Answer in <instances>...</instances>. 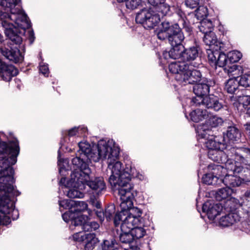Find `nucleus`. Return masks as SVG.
Returning a JSON list of instances; mask_svg holds the SVG:
<instances>
[{
    "label": "nucleus",
    "mask_w": 250,
    "mask_h": 250,
    "mask_svg": "<svg viewBox=\"0 0 250 250\" xmlns=\"http://www.w3.org/2000/svg\"><path fill=\"white\" fill-rule=\"evenodd\" d=\"M21 0H0V5L7 12L0 11L1 24L6 36L13 44L20 45L26 29L31 27L27 15L21 10Z\"/></svg>",
    "instance_id": "1"
},
{
    "label": "nucleus",
    "mask_w": 250,
    "mask_h": 250,
    "mask_svg": "<svg viewBox=\"0 0 250 250\" xmlns=\"http://www.w3.org/2000/svg\"><path fill=\"white\" fill-rule=\"evenodd\" d=\"M112 164L111 175L108 179L109 183L114 192H117L119 195H121V198L124 201H126L122 203L121 207H126V204L130 207L132 204L130 200L133 198L135 193L130 192L133 186L130 182L132 178L140 179L139 173L134 167L131 166L123 169L122 164L120 161H116L111 165Z\"/></svg>",
    "instance_id": "2"
},
{
    "label": "nucleus",
    "mask_w": 250,
    "mask_h": 250,
    "mask_svg": "<svg viewBox=\"0 0 250 250\" xmlns=\"http://www.w3.org/2000/svg\"><path fill=\"white\" fill-rule=\"evenodd\" d=\"M20 152L18 140L11 141L7 144L0 141V189L6 187L8 191L12 190L11 183H15L14 169L12 167L17 161Z\"/></svg>",
    "instance_id": "3"
},
{
    "label": "nucleus",
    "mask_w": 250,
    "mask_h": 250,
    "mask_svg": "<svg viewBox=\"0 0 250 250\" xmlns=\"http://www.w3.org/2000/svg\"><path fill=\"white\" fill-rule=\"evenodd\" d=\"M188 63L180 61L171 62L168 65L169 71L177 74L176 79L184 84H194L205 78L200 70L191 68Z\"/></svg>",
    "instance_id": "4"
},
{
    "label": "nucleus",
    "mask_w": 250,
    "mask_h": 250,
    "mask_svg": "<svg viewBox=\"0 0 250 250\" xmlns=\"http://www.w3.org/2000/svg\"><path fill=\"white\" fill-rule=\"evenodd\" d=\"M156 32L158 39L161 41H173L185 37L179 24L167 19L162 18Z\"/></svg>",
    "instance_id": "5"
},
{
    "label": "nucleus",
    "mask_w": 250,
    "mask_h": 250,
    "mask_svg": "<svg viewBox=\"0 0 250 250\" xmlns=\"http://www.w3.org/2000/svg\"><path fill=\"white\" fill-rule=\"evenodd\" d=\"M76 156L71 160L73 170L70 175V181L73 186L75 184H82L88 178L91 169L88 164L89 159L76 154Z\"/></svg>",
    "instance_id": "6"
},
{
    "label": "nucleus",
    "mask_w": 250,
    "mask_h": 250,
    "mask_svg": "<svg viewBox=\"0 0 250 250\" xmlns=\"http://www.w3.org/2000/svg\"><path fill=\"white\" fill-rule=\"evenodd\" d=\"M13 184L11 183L12 190L11 191H7L6 187H3L4 189H0V225L3 223V220L6 215L10 214L11 212L15 215V216L12 215L13 220L17 219L19 216L18 210L14 208L13 203L11 202L9 196V194H11L18 196L21 194L19 191L15 189Z\"/></svg>",
    "instance_id": "7"
},
{
    "label": "nucleus",
    "mask_w": 250,
    "mask_h": 250,
    "mask_svg": "<svg viewBox=\"0 0 250 250\" xmlns=\"http://www.w3.org/2000/svg\"><path fill=\"white\" fill-rule=\"evenodd\" d=\"M130 192L131 193H135L134 194L133 198L130 199V200H131L132 204V205H131L130 207L127 206L125 208L121 207V204L123 202H125L126 201H124L120 198V200L121 201V203L120 205L121 210L119 212L116 214L114 220V224L116 227L119 226L120 225L121 221L125 222L128 218H129V217L138 220L139 222H136L135 223H133V224H132L133 226L140 224L142 223V222L143 221V219L141 217V215L142 214V210L137 207H133V201L135 196L137 195V192L134 191L133 190V188H132V189L130 190ZM120 196L121 197V195H120ZM126 205H128L126 204Z\"/></svg>",
    "instance_id": "8"
},
{
    "label": "nucleus",
    "mask_w": 250,
    "mask_h": 250,
    "mask_svg": "<svg viewBox=\"0 0 250 250\" xmlns=\"http://www.w3.org/2000/svg\"><path fill=\"white\" fill-rule=\"evenodd\" d=\"M227 154L234 165H250V148L245 146L237 147L228 146Z\"/></svg>",
    "instance_id": "9"
},
{
    "label": "nucleus",
    "mask_w": 250,
    "mask_h": 250,
    "mask_svg": "<svg viewBox=\"0 0 250 250\" xmlns=\"http://www.w3.org/2000/svg\"><path fill=\"white\" fill-rule=\"evenodd\" d=\"M98 151L100 153V159H107L109 163V166L116 161L118 159L119 153L120 148L114 145L111 146L109 141L106 142L104 140H100L98 141L96 146Z\"/></svg>",
    "instance_id": "10"
},
{
    "label": "nucleus",
    "mask_w": 250,
    "mask_h": 250,
    "mask_svg": "<svg viewBox=\"0 0 250 250\" xmlns=\"http://www.w3.org/2000/svg\"><path fill=\"white\" fill-rule=\"evenodd\" d=\"M206 126L203 128H199L197 131L198 136L200 139H204L205 141L204 142L205 146L208 149H224L226 146L229 145L222 141H220L219 136H214L211 135L210 133L211 132L210 129L206 128Z\"/></svg>",
    "instance_id": "11"
},
{
    "label": "nucleus",
    "mask_w": 250,
    "mask_h": 250,
    "mask_svg": "<svg viewBox=\"0 0 250 250\" xmlns=\"http://www.w3.org/2000/svg\"><path fill=\"white\" fill-rule=\"evenodd\" d=\"M136 22L141 24L146 29H152L161 22L160 15L153 11L142 9L138 12L135 18Z\"/></svg>",
    "instance_id": "12"
},
{
    "label": "nucleus",
    "mask_w": 250,
    "mask_h": 250,
    "mask_svg": "<svg viewBox=\"0 0 250 250\" xmlns=\"http://www.w3.org/2000/svg\"><path fill=\"white\" fill-rule=\"evenodd\" d=\"M201 83H197L194 84L193 87V91L195 97H193L191 100V104L193 106H198L200 105V102H197L195 99H199L201 98L204 99L205 95L208 94L209 92L210 87L215 85V82L210 79H208L206 78H204Z\"/></svg>",
    "instance_id": "13"
},
{
    "label": "nucleus",
    "mask_w": 250,
    "mask_h": 250,
    "mask_svg": "<svg viewBox=\"0 0 250 250\" xmlns=\"http://www.w3.org/2000/svg\"><path fill=\"white\" fill-rule=\"evenodd\" d=\"M185 39V37H183L180 39L179 38L178 40H175L173 41L168 42L171 48L169 51H164L160 59H164L165 60L168 59H179L182 61L183 54H184V50L185 49V46L182 44V42Z\"/></svg>",
    "instance_id": "14"
},
{
    "label": "nucleus",
    "mask_w": 250,
    "mask_h": 250,
    "mask_svg": "<svg viewBox=\"0 0 250 250\" xmlns=\"http://www.w3.org/2000/svg\"><path fill=\"white\" fill-rule=\"evenodd\" d=\"M201 50L197 45L189 46L184 50L182 61L180 62L188 63L194 68H199L201 64Z\"/></svg>",
    "instance_id": "15"
},
{
    "label": "nucleus",
    "mask_w": 250,
    "mask_h": 250,
    "mask_svg": "<svg viewBox=\"0 0 250 250\" xmlns=\"http://www.w3.org/2000/svg\"><path fill=\"white\" fill-rule=\"evenodd\" d=\"M82 184H75L74 187L84 189L85 186H88L92 190L93 193L99 196L102 194L106 190V185L102 177H95L90 179L89 174L88 178L85 181L82 182Z\"/></svg>",
    "instance_id": "16"
},
{
    "label": "nucleus",
    "mask_w": 250,
    "mask_h": 250,
    "mask_svg": "<svg viewBox=\"0 0 250 250\" xmlns=\"http://www.w3.org/2000/svg\"><path fill=\"white\" fill-rule=\"evenodd\" d=\"M78 146L79 149L78 151V155L83 156L89 159L90 161H93L94 162H97L100 160L99 151H98V149L95 146V149H94V146H91L89 143L86 141L80 142L78 143Z\"/></svg>",
    "instance_id": "17"
},
{
    "label": "nucleus",
    "mask_w": 250,
    "mask_h": 250,
    "mask_svg": "<svg viewBox=\"0 0 250 250\" xmlns=\"http://www.w3.org/2000/svg\"><path fill=\"white\" fill-rule=\"evenodd\" d=\"M195 100L197 102H200V105L198 106H202L208 109L215 112L221 110L225 107L223 100L213 94L206 96L204 99L201 100V98H199L198 100Z\"/></svg>",
    "instance_id": "18"
},
{
    "label": "nucleus",
    "mask_w": 250,
    "mask_h": 250,
    "mask_svg": "<svg viewBox=\"0 0 250 250\" xmlns=\"http://www.w3.org/2000/svg\"><path fill=\"white\" fill-rule=\"evenodd\" d=\"M226 126L227 127V130L223 132V137H220L222 141L225 144H227V142L233 144L240 142L241 132L236 125L232 122L229 121Z\"/></svg>",
    "instance_id": "19"
},
{
    "label": "nucleus",
    "mask_w": 250,
    "mask_h": 250,
    "mask_svg": "<svg viewBox=\"0 0 250 250\" xmlns=\"http://www.w3.org/2000/svg\"><path fill=\"white\" fill-rule=\"evenodd\" d=\"M208 58L210 65L215 69L217 66L225 68L229 64L228 55L221 49L208 52Z\"/></svg>",
    "instance_id": "20"
},
{
    "label": "nucleus",
    "mask_w": 250,
    "mask_h": 250,
    "mask_svg": "<svg viewBox=\"0 0 250 250\" xmlns=\"http://www.w3.org/2000/svg\"><path fill=\"white\" fill-rule=\"evenodd\" d=\"M121 222L122 223H120L121 233L119 235V240L122 243L130 244L134 240L133 236L130 231L131 228L134 226L132 224L136 222H139V221L138 220L129 217L125 222Z\"/></svg>",
    "instance_id": "21"
},
{
    "label": "nucleus",
    "mask_w": 250,
    "mask_h": 250,
    "mask_svg": "<svg viewBox=\"0 0 250 250\" xmlns=\"http://www.w3.org/2000/svg\"><path fill=\"white\" fill-rule=\"evenodd\" d=\"M224 149H210L208 150V156L209 159L214 162L225 164L226 169H228L230 165L232 163V159H229V156L227 154V148Z\"/></svg>",
    "instance_id": "22"
},
{
    "label": "nucleus",
    "mask_w": 250,
    "mask_h": 250,
    "mask_svg": "<svg viewBox=\"0 0 250 250\" xmlns=\"http://www.w3.org/2000/svg\"><path fill=\"white\" fill-rule=\"evenodd\" d=\"M244 165L246 166L234 165L232 162L228 170L239 175L243 184H248L250 182V165Z\"/></svg>",
    "instance_id": "23"
},
{
    "label": "nucleus",
    "mask_w": 250,
    "mask_h": 250,
    "mask_svg": "<svg viewBox=\"0 0 250 250\" xmlns=\"http://www.w3.org/2000/svg\"><path fill=\"white\" fill-rule=\"evenodd\" d=\"M223 209V205L213 200L207 201L202 206L203 212L206 213L208 218L210 220H213Z\"/></svg>",
    "instance_id": "24"
},
{
    "label": "nucleus",
    "mask_w": 250,
    "mask_h": 250,
    "mask_svg": "<svg viewBox=\"0 0 250 250\" xmlns=\"http://www.w3.org/2000/svg\"><path fill=\"white\" fill-rule=\"evenodd\" d=\"M3 41V37L0 34V43H2ZM0 53L6 59L15 63L21 62L23 59L20 49L17 47L9 50L0 46Z\"/></svg>",
    "instance_id": "25"
},
{
    "label": "nucleus",
    "mask_w": 250,
    "mask_h": 250,
    "mask_svg": "<svg viewBox=\"0 0 250 250\" xmlns=\"http://www.w3.org/2000/svg\"><path fill=\"white\" fill-rule=\"evenodd\" d=\"M18 70L12 64H9L0 59V76L3 81L9 82L18 74Z\"/></svg>",
    "instance_id": "26"
},
{
    "label": "nucleus",
    "mask_w": 250,
    "mask_h": 250,
    "mask_svg": "<svg viewBox=\"0 0 250 250\" xmlns=\"http://www.w3.org/2000/svg\"><path fill=\"white\" fill-rule=\"evenodd\" d=\"M203 41L206 45L209 46V48L207 49V52L221 49L224 45L218 40L216 35L213 32L204 34Z\"/></svg>",
    "instance_id": "27"
},
{
    "label": "nucleus",
    "mask_w": 250,
    "mask_h": 250,
    "mask_svg": "<svg viewBox=\"0 0 250 250\" xmlns=\"http://www.w3.org/2000/svg\"><path fill=\"white\" fill-rule=\"evenodd\" d=\"M148 3L162 14L163 16H170L171 14L170 5L166 3V0H147Z\"/></svg>",
    "instance_id": "28"
},
{
    "label": "nucleus",
    "mask_w": 250,
    "mask_h": 250,
    "mask_svg": "<svg viewBox=\"0 0 250 250\" xmlns=\"http://www.w3.org/2000/svg\"><path fill=\"white\" fill-rule=\"evenodd\" d=\"M226 212L228 213V214L223 216L220 219L219 224L221 226L224 227H229L240 221L241 217L238 212Z\"/></svg>",
    "instance_id": "29"
},
{
    "label": "nucleus",
    "mask_w": 250,
    "mask_h": 250,
    "mask_svg": "<svg viewBox=\"0 0 250 250\" xmlns=\"http://www.w3.org/2000/svg\"><path fill=\"white\" fill-rule=\"evenodd\" d=\"M226 212L228 213V214L223 216L220 219L219 224L221 226L224 227H229L240 221L241 217L238 212Z\"/></svg>",
    "instance_id": "30"
},
{
    "label": "nucleus",
    "mask_w": 250,
    "mask_h": 250,
    "mask_svg": "<svg viewBox=\"0 0 250 250\" xmlns=\"http://www.w3.org/2000/svg\"><path fill=\"white\" fill-rule=\"evenodd\" d=\"M74 239L77 241H84L96 244L99 241L95 233H83L79 232L73 235Z\"/></svg>",
    "instance_id": "31"
},
{
    "label": "nucleus",
    "mask_w": 250,
    "mask_h": 250,
    "mask_svg": "<svg viewBox=\"0 0 250 250\" xmlns=\"http://www.w3.org/2000/svg\"><path fill=\"white\" fill-rule=\"evenodd\" d=\"M241 203L239 201L233 197H230L225 202L223 205V209L225 212H238L237 209L241 207Z\"/></svg>",
    "instance_id": "32"
},
{
    "label": "nucleus",
    "mask_w": 250,
    "mask_h": 250,
    "mask_svg": "<svg viewBox=\"0 0 250 250\" xmlns=\"http://www.w3.org/2000/svg\"><path fill=\"white\" fill-rule=\"evenodd\" d=\"M223 183L226 187H239L243 184L240 177L238 175H233L231 174H227L221 183Z\"/></svg>",
    "instance_id": "33"
},
{
    "label": "nucleus",
    "mask_w": 250,
    "mask_h": 250,
    "mask_svg": "<svg viewBox=\"0 0 250 250\" xmlns=\"http://www.w3.org/2000/svg\"><path fill=\"white\" fill-rule=\"evenodd\" d=\"M229 121H224L223 119L216 115H213L209 117L206 121V124L203 125L201 128L206 126V128H209V127H217L223 124L227 126V123Z\"/></svg>",
    "instance_id": "34"
},
{
    "label": "nucleus",
    "mask_w": 250,
    "mask_h": 250,
    "mask_svg": "<svg viewBox=\"0 0 250 250\" xmlns=\"http://www.w3.org/2000/svg\"><path fill=\"white\" fill-rule=\"evenodd\" d=\"M238 77H234L229 79L226 83L224 89L228 93L231 94H235L236 91H238V87L240 84L238 82Z\"/></svg>",
    "instance_id": "35"
},
{
    "label": "nucleus",
    "mask_w": 250,
    "mask_h": 250,
    "mask_svg": "<svg viewBox=\"0 0 250 250\" xmlns=\"http://www.w3.org/2000/svg\"><path fill=\"white\" fill-rule=\"evenodd\" d=\"M207 114V110L197 108L191 112L189 116L191 121L195 123H198L205 119Z\"/></svg>",
    "instance_id": "36"
},
{
    "label": "nucleus",
    "mask_w": 250,
    "mask_h": 250,
    "mask_svg": "<svg viewBox=\"0 0 250 250\" xmlns=\"http://www.w3.org/2000/svg\"><path fill=\"white\" fill-rule=\"evenodd\" d=\"M175 13L178 17V21L182 22L183 28L188 32L192 31L185 12L181 8H177L175 9Z\"/></svg>",
    "instance_id": "37"
},
{
    "label": "nucleus",
    "mask_w": 250,
    "mask_h": 250,
    "mask_svg": "<svg viewBox=\"0 0 250 250\" xmlns=\"http://www.w3.org/2000/svg\"><path fill=\"white\" fill-rule=\"evenodd\" d=\"M233 192V189L228 187L219 189L215 193L216 200L221 201L229 198Z\"/></svg>",
    "instance_id": "38"
},
{
    "label": "nucleus",
    "mask_w": 250,
    "mask_h": 250,
    "mask_svg": "<svg viewBox=\"0 0 250 250\" xmlns=\"http://www.w3.org/2000/svg\"><path fill=\"white\" fill-rule=\"evenodd\" d=\"M144 226V221L142 222L140 224L134 225L131 228L130 231L132 236H133L134 240L136 239H138L143 237L146 234V230L142 227Z\"/></svg>",
    "instance_id": "39"
},
{
    "label": "nucleus",
    "mask_w": 250,
    "mask_h": 250,
    "mask_svg": "<svg viewBox=\"0 0 250 250\" xmlns=\"http://www.w3.org/2000/svg\"><path fill=\"white\" fill-rule=\"evenodd\" d=\"M224 71L228 73L229 76H233L239 75L240 71H242V67L235 63H229L225 68Z\"/></svg>",
    "instance_id": "40"
},
{
    "label": "nucleus",
    "mask_w": 250,
    "mask_h": 250,
    "mask_svg": "<svg viewBox=\"0 0 250 250\" xmlns=\"http://www.w3.org/2000/svg\"><path fill=\"white\" fill-rule=\"evenodd\" d=\"M222 181L216 175L211 174L208 172L204 175L202 177V182L204 184L208 185H217L219 184Z\"/></svg>",
    "instance_id": "41"
},
{
    "label": "nucleus",
    "mask_w": 250,
    "mask_h": 250,
    "mask_svg": "<svg viewBox=\"0 0 250 250\" xmlns=\"http://www.w3.org/2000/svg\"><path fill=\"white\" fill-rule=\"evenodd\" d=\"M199 29L204 34L212 32L213 25L211 21L208 19H203L198 26Z\"/></svg>",
    "instance_id": "42"
},
{
    "label": "nucleus",
    "mask_w": 250,
    "mask_h": 250,
    "mask_svg": "<svg viewBox=\"0 0 250 250\" xmlns=\"http://www.w3.org/2000/svg\"><path fill=\"white\" fill-rule=\"evenodd\" d=\"M100 228L99 224L95 221L91 220L88 217L84 224H83V230L85 232H92L99 229Z\"/></svg>",
    "instance_id": "43"
},
{
    "label": "nucleus",
    "mask_w": 250,
    "mask_h": 250,
    "mask_svg": "<svg viewBox=\"0 0 250 250\" xmlns=\"http://www.w3.org/2000/svg\"><path fill=\"white\" fill-rule=\"evenodd\" d=\"M116 240L113 239L104 240L97 249V250H119L116 246Z\"/></svg>",
    "instance_id": "44"
},
{
    "label": "nucleus",
    "mask_w": 250,
    "mask_h": 250,
    "mask_svg": "<svg viewBox=\"0 0 250 250\" xmlns=\"http://www.w3.org/2000/svg\"><path fill=\"white\" fill-rule=\"evenodd\" d=\"M87 204L83 201H75V204L70 208L75 215H82V213L86 209Z\"/></svg>",
    "instance_id": "45"
},
{
    "label": "nucleus",
    "mask_w": 250,
    "mask_h": 250,
    "mask_svg": "<svg viewBox=\"0 0 250 250\" xmlns=\"http://www.w3.org/2000/svg\"><path fill=\"white\" fill-rule=\"evenodd\" d=\"M68 185L72 187V188L67 191V196L69 198H82L83 197V192L80 191L82 189L73 186L70 179L68 183Z\"/></svg>",
    "instance_id": "46"
},
{
    "label": "nucleus",
    "mask_w": 250,
    "mask_h": 250,
    "mask_svg": "<svg viewBox=\"0 0 250 250\" xmlns=\"http://www.w3.org/2000/svg\"><path fill=\"white\" fill-rule=\"evenodd\" d=\"M120 211L116 212V208L114 204H111L107 205L104 209L105 218L107 221L112 220L114 221L116 214Z\"/></svg>",
    "instance_id": "47"
},
{
    "label": "nucleus",
    "mask_w": 250,
    "mask_h": 250,
    "mask_svg": "<svg viewBox=\"0 0 250 250\" xmlns=\"http://www.w3.org/2000/svg\"><path fill=\"white\" fill-rule=\"evenodd\" d=\"M88 216L86 215H74L71 221V225L75 227L81 226L83 229V224L85 223Z\"/></svg>",
    "instance_id": "48"
},
{
    "label": "nucleus",
    "mask_w": 250,
    "mask_h": 250,
    "mask_svg": "<svg viewBox=\"0 0 250 250\" xmlns=\"http://www.w3.org/2000/svg\"><path fill=\"white\" fill-rule=\"evenodd\" d=\"M227 55L229 63H234L238 62L242 56L241 52L237 50L229 52Z\"/></svg>",
    "instance_id": "49"
},
{
    "label": "nucleus",
    "mask_w": 250,
    "mask_h": 250,
    "mask_svg": "<svg viewBox=\"0 0 250 250\" xmlns=\"http://www.w3.org/2000/svg\"><path fill=\"white\" fill-rule=\"evenodd\" d=\"M195 16L198 20L206 19L208 15V10L207 7L204 6H199L195 11Z\"/></svg>",
    "instance_id": "50"
},
{
    "label": "nucleus",
    "mask_w": 250,
    "mask_h": 250,
    "mask_svg": "<svg viewBox=\"0 0 250 250\" xmlns=\"http://www.w3.org/2000/svg\"><path fill=\"white\" fill-rule=\"evenodd\" d=\"M87 129L85 126H80L78 127H73L68 131V135L72 137L75 135H85V133Z\"/></svg>",
    "instance_id": "51"
},
{
    "label": "nucleus",
    "mask_w": 250,
    "mask_h": 250,
    "mask_svg": "<svg viewBox=\"0 0 250 250\" xmlns=\"http://www.w3.org/2000/svg\"><path fill=\"white\" fill-rule=\"evenodd\" d=\"M208 170L211 174L220 176L223 169V166L219 165L210 164L208 167Z\"/></svg>",
    "instance_id": "52"
},
{
    "label": "nucleus",
    "mask_w": 250,
    "mask_h": 250,
    "mask_svg": "<svg viewBox=\"0 0 250 250\" xmlns=\"http://www.w3.org/2000/svg\"><path fill=\"white\" fill-rule=\"evenodd\" d=\"M238 82L240 85L245 87H250V74H245L241 76Z\"/></svg>",
    "instance_id": "53"
},
{
    "label": "nucleus",
    "mask_w": 250,
    "mask_h": 250,
    "mask_svg": "<svg viewBox=\"0 0 250 250\" xmlns=\"http://www.w3.org/2000/svg\"><path fill=\"white\" fill-rule=\"evenodd\" d=\"M75 201L70 199H64L63 200L59 201V204L60 208H62L64 209H69L72 208V206L75 204Z\"/></svg>",
    "instance_id": "54"
},
{
    "label": "nucleus",
    "mask_w": 250,
    "mask_h": 250,
    "mask_svg": "<svg viewBox=\"0 0 250 250\" xmlns=\"http://www.w3.org/2000/svg\"><path fill=\"white\" fill-rule=\"evenodd\" d=\"M141 0H127L125 5L127 9L134 10L137 8L141 4Z\"/></svg>",
    "instance_id": "55"
},
{
    "label": "nucleus",
    "mask_w": 250,
    "mask_h": 250,
    "mask_svg": "<svg viewBox=\"0 0 250 250\" xmlns=\"http://www.w3.org/2000/svg\"><path fill=\"white\" fill-rule=\"evenodd\" d=\"M239 102L240 105H242L244 108H248V106L250 104V96L243 95L240 96L239 98Z\"/></svg>",
    "instance_id": "56"
},
{
    "label": "nucleus",
    "mask_w": 250,
    "mask_h": 250,
    "mask_svg": "<svg viewBox=\"0 0 250 250\" xmlns=\"http://www.w3.org/2000/svg\"><path fill=\"white\" fill-rule=\"evenodd\" d=\"M243 202L241 206H245L250 209V190H247L242 197Z\"/></svg>",
    "instance_id": "57"
},
{
    "label": "nucleus",
    "mask_w": 250,
    "mask_h": 250,
    "mask_svg": "<svg viewBox=\"0 0 250 250\" xmlns=\"http://www.w3.org/2000/svg\"><path fill=\"white\" fill-rule=\"evenodd\" d=\"M185 3L187 7L194 9L198 7L199 4V0H185Z\"/></svg>",
    "instance_id": "58"
},
{
    "label": "nucleus",
    "mask_w": 250,
    "mask_h": 250,
    "mask_svg": "<svg viewBox=\"0 0 250 250\" xmlns=\"http://www.w3.org/2000/svg\"><path fill=\"white\" fill-rule=\"evenodd\" d=\"M242 229L243 231L248 233L250 231V218H249L241 222Z\"/></svg>",
    "instance_id": "59"
},
{
    "label": "nucleus",
    "mask_w": 250,
    "mask_h": 250,
    "mask_svg": "<svg viewBox=\"0 0 250 250\" xmlns=\"http://www.w3.org/2000/svg\"><path fill=\"white\" fill-rule=\"evenodd\" d=\"M74 215L75 214L74 213L72 212L70 209L68 210V211H67L62 214V218L65 222L68 223L70 221L71 223Z\"/></svg>",
    "instance_id": "60"
},
{
    "label": "nucleus",
    "mask_w": 250,
    "mask_h": 250,
    "mask_svg": "<svg viewBox=\"0 0 250 250\" xmlns=\"http://www.w3.org/2000/svg\"><path fill=\"white\" fill-rule=\"evenodd\" d=\"M40 71L45 76H48L49 74V68L48 64L40 65Z\"/></svg>",
    "instance_id": "61"
},
{
    "label": "nucleus",
    "mask_w": 250,
    "mask_h": 250,
    "mask_svg": "<svg viewBox=\"0 0 250 250\" xmlns=\"http://www.w3.org/2000/svg\"><path fill=\"white\" fill-rule=\"evenodd\" d=\"M94 211L98 218L102 223L104 221V218H105L104 211H102L101 209L100 210L94 209Z\"/></svg>",
    "instance_id": "62"
},
{
    "label": "nucleus",
    "mask_w": 250,
    "mask_h": 250,
    "mask_svg": "<svg viewBox=\"0 0 250 250\" xmlns=\"http://www.w3.org/2000/svg\"><path fill=\"white\" fill-rule=\"evenodd\" d=\"M27 39L29 41L30 44H32L34 42L35 37L34 31L32 29L28 31Z\"/></svg>",
    "instance_id": "63"
},
{
    "label": "nucleus",
    "mask_w": 250,
    "mask_h": 250,
    "mask_svg": "<svg viewBox=\"0 0 250 250\" xmlns=\"http://www.w3.org/2000/svg\"><path fill=\"white\" fill-rule=\"evenodd\" d=\"M84 250H93L94 248L95 245V244L90 243L89 242H84Z\"/></svg>",
    "instance_id": "64"
}]
</instances>
